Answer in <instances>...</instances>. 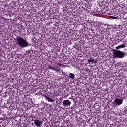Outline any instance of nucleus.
<instances>
[{
	"label": "nucleus",
	"mask_w": 127,
	"mask_h": 127,
	"mask_svg": "<svg viewBox=\"0 0 127 127\" xmlns=\"http://www.w3.org/2000/svg\"><path fill=\"white\" fill-rule=\"evenodd\" d=\"M87 61L89 63H90V62H92V63H96L97 61L95 60V59H93L92 58H90L89 59L87 60Z\"/></svg>",
	"instance_id": "9"
},
{
	"label": "nucleus",
	"mask_w": 127,
	"mask_h": 127,
	"mask_svg": "<svg viewBox=\"0 0 127 127\" xmlns=\"http://www.w3.org/2000/svg\"><path fill=\"white\" fill-rule=\"evenodd\" d=\"M63 75H64V77H66V76H67V74H66V73H65V72H64L63 73Z\"/></svg>",
	"instance_id": "13"
},
{
	"label": "nucleus",
	"mask_w": 127,
	"mask_h": 127,
	"mask_svg": "<svg viewBox=\"0 0 127 127\" xmlns=\"http://www.w3.org/2000/svg\"><path fill=\"white\" fill-rule=\"evenodd\" d=\"M34 124L36 125V127H40L41 125H42V122L37 120H35Z\"/></svg>",
	"instance_id": "5"
},
{
	"label": "nucleus",
	"mask_w": 127,
	"mask_h": 127,
	"mask_svg": "<svg viewBox=\"0 0 127 127\" xmlns=\"http://www.w3.org/2000/svg\"><path fill=\"white\" fill-rule=\"evenodd\" d=\"M71 104H72V102L69 100H65L63 101V106L64 107H69V106L71 105Z\"/></svg>",
	"instance_id": "4"
},
{
	"label": "nucleus",
	"mask_w": 127,
	"mask_h": 127,
	"mask_svg": "<svg viewBox=\"0 0 127 127\" xmlns=\"http://www.w3.org/2000/svg\"><path fill=\"white\" fill-rule=\"evenodd\" d=\"M69 77L70 79H75V75L72 73H70Z\"/></svg>",
	"instance_id": "11"
},
{
	"label": "nucleus",
	"mask_w": 127,
	"mask_h": 127,
	"mask_svg": "<svg viewBox=\"0 0 127 127\" xmlns=\"http://www.w3.org/2000/svg\"><path fill=\"white\" fill-rule=\"evenodd\" d=\"M60 66H58V65H54V69H53V70L54 71H55L56 72H60Z\"/></svg>",
	"instance_id": "6"
},
{
	"label": "nucleus",
	"mask_w": 127,
	"mask_h": 127,
	"mask_svg": "<svg viewBox=\"0 0 127 127\" xmlns=\"http://www.w3.org/2000/svg\"><path fill=\"white\" fill-rule=\"evenodd\" d=\"M125 47H126V45H119L117 47H116V49H120V48H125Z\"/></svg>",
	"instance_id": "10"
},
{
	"label": "nucleus",
	"mask_w": 127,
	"mask_h": 127,
	"mask_svg": "<svg viewBox=\"0 0 127 127\" xmlns=\"http://www.w3.org/2000/svg\"><path fill=\"white\" fill-rule=\"evenodd\" d=\"M110 17L111 18V19H117V17H116L110 16Z\"/></svg>",
	"instance_id": "12"
},
{
	"label": "nucleus",
	"mask_w": 127,
	"mask_h": 127,
	"mask_svg": "<svg viewBox=\"0 0 127 127\" xmlns=\"http://www.w3.org/2000/svg\"><path fill=\"white\" fill-rule=\"evenodd\" d=\"M54 65L55 64H52L51 65H49L48 66V67H47V70H53L54 68Z\"/></svg>",
	"instance_id": "8"
},
{
	"label": "nucleus",
	"mask_w": 127,
	"mask_h": 127,
	"mask_svg": "<svg viewBox=\"0 0 127 127\" xmlns=\"http://www.w3.org/2000/svg\"><path fill=\"white\" fill-rule=\"evenodd\" d=\"M17 44L21 47L24 48V47H27L28 46V42L25 40L21 37L18 36L16 38Z\"/></svg>",
	"instance_id": "1"
},
{
	"label": "nucleus",
	"mask_w": 127,
	"mask_h": 127,
	"mask_svg": "<svg viewBox=\"0 0 127 127\" xmlns=\"http://www.w3.org/2000/svg\"><path fill=\"white\" fill-rule=\"evenodd\" d=\"M44 98H45L46 100H47L48 102H50V103H53L54 102V100L53 99H51V98L46 96L44 95Z\"/></svg>",
	"instance_id": "7"
},
{
	"label": "nucleus",
	"mask_w": 127,
	"mask_h": 127,
	"mask_svg": "<svg viewBox=\"0 0 127 127\" xmlns=\"http://www.w3.org/2000/svg\"><path fill=\"white\" fill-rule=\"evenodd\" d=\"M113 103L115 104L116 106H120V105H122V104H123V100L120 98H115L113 101Z\"/></svg>",
	"instance_id": "3"
},
{
	"label": "nucleus",
	"mask_w": 127,
	"mask_h": 127,
	"mask_svg": "<svg viewBox=\"0 0 127 127\" xmlns=\"http://www.w3.org/2000/svg\"><path fill=\"white\" fill-rule=\"evenodd\" d=\"M112 51L113 52V56L114 58H124L126 56V53H124L123 51L113 49Z\"/></svg>",
	"instance_id": "2"
}]
</instances>
